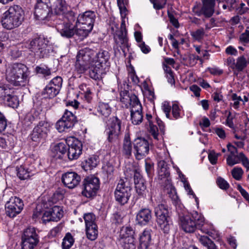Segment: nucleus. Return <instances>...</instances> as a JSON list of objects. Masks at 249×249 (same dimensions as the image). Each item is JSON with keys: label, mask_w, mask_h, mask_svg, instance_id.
<instances>
[{"label": "nucleus", "mask_w": 249, "mask_h": 249, "mask_svg": "<svg viewBox=\"0 0 249 249\" xmlns=\"http://www.w3.org/2000/svg\"><path fill=\"white\" fill-rule=\"evenodd\" d=\"M151 201L154 208V213L158 225L164 233H169L173 226V222L168 206L163 203L160 195L151 196Z\"/></svg>", "instance_id": "nucleus-1"}, {"label": "nucleus", "mask_w": 249, "mask_h": 249, "mask_svg": "<svg viewBox=\"0 0 249 249\" xmlns=\"http://www.w3.org/2000/svg\"><path fill=\"white\" fill-rule=\"evenodd\" d=\"M110 54L108 51L101 49L95 52L92 58L93 64L89 71V77L95 80H99L106 74L110 67Z\"/></svg>", "instance_id": "nucleus-2"}, {"label": "nucleus", "mask_w": 249, "mask_h": 249, "mask_svg": "<svg viewBox=\"0 0 249 249\" xmlns=\"http://www.w3.org/2000/svg\"><path fill=\"white\" fill-rule=\"evenodd\" d=\"M24 12L22 7L18 5L9 7L2 15L1 23L7 30H12L19 27L24 20Z\"/></svg>", "instance_id": "nucleus-3"}, {"label": "nucleus", "mask_w": 249, "mask_h": 249, "mask_svg": "<svg viewBox=\"0 0 249 249\" xmlns=\"http://www.w3.org/2000/svg\"><path fill=\"white\" fill-rule=\"evenodd\" d=\"M181 229L186 232L193 233L196 229L208 234L209 231L205 227L207 225L204 216L197 212H193L190 215H183L179 218Z\"/></svg>", "instance_id": "nucleus-4"}, {"label": "nucleus", "mask_w": 249, "mask_h": 249, "mask_svg": "<svg viewBox=\"0 0 249 249\" xmlns=\"http://www.w3.org/2000/svg\"><path fill=\"white\" fill-rule=\"evenodd\" d=\"M30 72L28 68L21 63H15L6 75L8 82L14 86H24L29 80Z\"/></svg>", "instance_id": "nucleus-5"}, {"label": "nucleus", "mask_w": 249, "mask_h": 249, "mask_svg": "<svg viewBox=\"0 0 249 249\" xmlns=\"http://www.w3.org/2000/svg\"><path fill=\"white\" fill-rule=\"evenodd\" d=\"M28 49L40 58L47 57L53 51V47L47 39L38 37L30 41Z\"/></svg>", "instance_id": "nucleus-6"}, {"label": "nucleus", "mask_w": 249, "mask_h": 249, "mask_svg": "<svg viewBox=\"0 0 249 249\" xmlns=\"http://www.w3.org/2000/svg\"><path fill=\"white\" fill-rule=\"evenodd\" d=\"M123 119L117 116L110 118L105 130L107 140L110 143H115L119 141L123 131Z\"/></svg>", "instance_id": "nucleus-7"}, {"label": "nucleus", "mask_w": 249, "mask_h": 249, "mask_svg": "<svg viewBox=\"0 0 249 249\" xmlns=\"http://www.w3.org/2000/svg\"><path fill=\"white\" fill-rule=\"evenodd\" d=\"M95 51L89 48L80 50L76 55L75 70L79 73H84L89 68L90 62H92Z\"/></svg>", "instance_id": "nucleus-8"}, {"label": "nucleus", "mask_w": 249, "mask_h": 249, "mask_svg": "<svg viewBox=\"0 0 249 249\" xmlns=\"http://www.w3.org/2000/svg\"><path fill=\"white\" fill-rule=\"evenodd\" d=\"M131 184L127 178L120 179L114 192L116 201L121 205L127 203L131 195Z\"/></svg>", "instance_id": "nucleus-9"}, {"label": "nucleus", "mask_w": 249, "mask_h": 249, "mask_svg": "<svg viewBox=\"0 0 249 249\" xmlns=\"http://www.w3.org/2000/svg\"><path fill=\"white\" fill-rule=\"evenodd\" d=\"M114 39L115 43V46H114L115 53H120V49L122 51L124 55L125 56L130 45L128 43L124 21L122 22L120 30L116 32L114 35Z\"/></svg>", "instance_id": "nucleus-10"}, {"label": "nucleus", "mask_w": 249, "mask_h": 249, "mask_svg": "<svg viewBox=\"0 0 249 249\" xmlns=\"http://www.w3.org/2000/svg\"><path fill=\"white\" fill-rule=\"evenodd\" d=\"M39 242V236L34 227L25 229L21 236L22 249H34Z\"/></svg>", "instance_id": "nucleus-11"}, {"label": "nucleus", "mask_w": 249, "mask_h": 249, "mask_svg": "<svg viewBox=\"0 0 249 249\" xmlns=\"http://www.w3.org/2000/svg\"><path fill=\"white\" fill-rule=\"evenodd\" d=\"M99 188L98 178L94 176L88 177L82 182V194L86 197H92L96 195Z\"/></svg>", "instance_id": "nucleus-12"}, {"label": "nucleus", "mask_w": 249, "mask_h": 249, "mask_svg": "<svg viewBox=\"0 0 249 249\" xmlns=\"http://www.w3.org/2000/svg\"><path fill=\"white\" fill-rule=\"evenodd\" d=\"M23 207L24 203L21 199L12 196L5 204V214L10 218H14L21 213Z\"/></svg>", "instance_id": "nucleus-13"}, {"label": "nucleus", "mask_w": 249, "mask_h": 249, "mask_svg": "<svg viewBox=\"0 0 249 249\" xmlns=\"http://www.w3.org/2000/svg\"><path fill=\"white\" fill-rule=\"evenodd\" d=\"M50 124L45 121H41L33 129L30 135L31 139L39 143L45 141L50 131Z\"/></svg>", "instance_id": "nucleus-14"}, {"label": "nucleus", "mask_w": 249, "mask_h": 249, "mask_svg": "<svg viewBox=\"0 0 249 249\" xmlns=\"http://www.w3.org/2000/svg\"><path fill=\"white\" fill-rule=\"evenodd\" d=\"M77 121L75 115L66 109L62 117L56 123L55 127L59 132H62L72 128Z\"/></svg>", "instance_id": "nucleus-15"}, {"label": "nucleus", "mask_w": 249, "mask_h": 249, "mask_svg": "<svg viewBox=\"0 0 249 249\" xmlns=\"http://www.w3.org/2000/svg\"><path fill=\"white\" fill-rule=\"evenodd\" d=\"M215 5V0H202V6L200 7L198 4H196L192 11L197 16L203 15L206 18H210L214 12Z\"/></svg>", "instance_id": "nucleus-16"}, {"label": "nucleus", "mask_w": 249, "mask_h": 249, "mask_svg": "<svg viewBox=\"0 0 249 249\" xmlns=\"http://www.w3.org/2000/svg\"><path fill=\"white\" fill-rule=\"evenodd\" d=\"M134 155L136 159L140 160L143 159L149 151V142L145 138L138 137L133 142Z\"/></svg>", "instance_id": "nucleus-17"}, {"label": "nucleus", "mask_w": 249, "mask_h": 249, "mask_svg": "<svg viewBox=\"0 0 249 249\" xmlns=\"http://www.w3.org/2000/svg\"><path fill=\"white\" fill-rule=\"evenodd\" d=\"M49 0H37L34 15L36 19L44 20L51 15L48 5Z\"/></svg>", "instance_id": "nucleus-18"}, {"label": "nucleus", "mask_w": 249, "mask_h": 249, "mask_svg": "<svg viewBox=\"0 0 249 249\" xmlns=\"http://www.w3.org/2000/svg\"><path fill=\"white\" fill-rule=\"evenodd\" d=\"M68 142L71 143H68L67 156L70 160L77 159L82 154V142L74 137L71 138Z\"/></svg>", "instance_id": "nucleus-19"}, {"label": "nucleus", "mask_w": 249, "mask_h": 249, "mask_svg": "<svg viewBox=\"0 0 249 249\" xmlns=\"http://www.w3.org/2000/svg\"><path fill=\"white\" fill-rule=\"evenodd\" d=\"M68 15L71 17V18L69 22H63L62 23H59L56 26L57 31L61 36L68 38L73 36L75 33V26L71 23V20H74L73 19L74 13L71 12Z\"/></svg>", "instance_id": "nucleus-20"}, {"label": "nucleus", "mask_w": 249, "mask_h": 249, "mask_svg": "<svg viewBox=\"0 0 249 249\" xmlns=\"http://www.w3.org/2000/svg\"><path fill=\"white\" fill-rule=\"evenodd\" d=\"M158 178L160 183L169 184L171 182L170 178V164L164 160H159L158 162Z\"/></svg>", "instance_id": "nucleus-21"}, {"label": "nucleus", "mask_w": 249, "mask_h": 249, "mask_svg": "<svg viewBox=\"0 0 249 249\" xmlns=\"http://www.w3.org/2000/svg\"><path fill=\"white\" fill-rule=\"evenodd\" d=\"M61 180L66 187L73 189L79 184L81 177L75 172H68L62 175Z\"/></svg>", "instance_id": "nucleus-22"}, {"label": "nucleus", "mask_w": 249, "mask_h": 249, "mask_svg": "<svg viewBox=\"0 0 249 249\" xmlns=\"http://www.w3.org/2000/svg\"><path fill=\"white\" fill-rule=\"evenodd\" d=\"M63 211L60 206H54L43 213L42 219L44 222L50 221H58L62 217Z\"/></svg>", "instance_id": "nucleus-23"}, {"label": "nucleus", "mask_w": 249, "mask_h": 249, "mask_svg": "<svg viewBox=\"0 0 249 249\" xmlns=\"http://www.w3.org/2000/svg\"><path fill=\"white\" fill-rule=\"evenodd\" d=\"M96 15L94 11H87L77 18L76 23L93 29Z\"/></svg>", "instance_id": "nucleus-24"}, {"label": "nucleus", "mask_w": 249, "mask_h": 249, "mask_svg": "<svg viewBox=\"0 0 249 249\" xmlns=\"http://www.w3.org/2000/svg\"><path fill=\"white\" fill-rule=\"evenodd\" d=\"M120 101L125 107L130 108L140 103L138 97L135 94H130L127 90L120 92Z\"/></svg>", "instance_id": "nucleus-25"}, {"label": "nucleus", "mask_w": 249, "mask_h": 249, "mask_svg": "<svg viewBox=\"0 0 249 249\" xmlns=\"http://www.w3.org/2000/svg\"><path fill=\"white\" fill-rule=\"evenodd\" d=\"M152 218V211L149 208H144L140 209L136 216L137 223L142 226L147 225Z\"/></svg>", "instance_id": "nucleus-26"}, {"label": "nucleus", "mask_w": 249, "mask_h": 249, "mask_svg": "<svg viewBox=\"0 0 249 249\" xmlns=\"http://www.w3.org/2000/svg\"><path fill=\"white\" fill-rule=\"evenodd\" d=\"M151 230L145 229L140 235L138 249H149L151 242Z\"/></svg>", "instance_id": "nucleus-27"}, {"label": "nucleus", "mask_w": 249, "mask_h": 249, "mask_svg": "<svg viewBox=\"0 0 249 249\" xmlns=\"http://www.w3.org/2000/svg\"><path fill=\"white\" fill-rule=\"evenodd\" d=\"M131 120L133 124L138 125L142 122L143 116L142 114V106L140 103L130 108Z\"/></svg>", "instance_id": "nucleus-28"}, {"label": "nucleus", "mask_w": 249, "mask_h": 249, "mask_svg": "<svg viewBox=\"0 0 249 249\" xmlns=\"http://www.w3.org/2000/svg\"><path fill=\"white\" fill-rule=\"evenodd\" d=\"M52 10L57 15H63L68 11V5L65 0H56L52 6Z\"/></svg>", "instance_id": "nucleus-29"}, {"label": "nucleus", "mask_w": 249, "mask_h": 249, "mask_svg": "<svg viewBox=\"0 0 249 249\" xmlns=\"http://www.w3.org/2000/svg\"><path fill=\"white\" fill-rule=\"evenodd\" d=\"M132 151V144L128 133H125L123 140L122 152L124 156L129 158Z\"/></svg>", "instance_id": "nucleus-30"}, {"label": "nucleus", "mask_w": 249, "mask_h": 249, "mask_svg": "<svg viewBox=\"0 0 249 249\" xmlns=\"http://www.w3.org/2000/svg\"><path fill=\"white\" fill-rule=\"evenodd\" d=\"M17 176L21 180L29 178L34 175L32 170L27 165H21L16 167Z\"/></svg>", "instance_id": "nucleus-31"}, {"label": "nucleus", "mask_w": 249, "mask_h": 249, "mask_svg": "<svg viewBox=\"0 0 249 249\" xmlns=\"http://www.w3.org/2000/svg\"><path fill=\"white\" fill-rule=\"evenodd\" d=\"M99 162L98 156L93 155L84 160L81 163L82 168L85 171L90 170L95 167Z\"/></svg>", "instance_id": "nucleus-32"}, {"label": "nucleus", "mask_w": 249, "mask_h": 249, "mask_svg": "<svg viewBox=\"0 0 249 249\" xmlns=\"http://www.w3.org/2000/svg\"><path fill=\"white\" fill-rule=\"evenodd\" d=\"M68 146L66 142H61L55 144L52 149L54 156L58 159H62L63 156L67 154Z\"/></svg>", "instance_id": "nucleus-33"}, {"label": "nucleus", "mask_w": 249, "mask_h": 249, "mask_svg": "<svg viewBox=\"0 0 249 249\" xmlns=\"http://www.w3.org/2000/svg\"><path fill=\"white\" fill-rule=\"evenodd\" d=\"M60 90L49 84H48L42 91L44 98L51 99L55 97Z\"/></svg>", "instance_id": "nucleus-34"}, {"label": "nucleus", "mask_w": 249, "mask_h": 249, "mask_svg": "<svg viewBox=\"0 0 249 249\" xmlns=\"http://www.w3.org/2000/svg\"><path fill=\"white\" fill-rule=\"evenodd\" d=\"M41 116L42 115H41L40 110L33 108L26 115L25 121L32 123L35 121L39 120L41 118Z\"/></svg>", "instance_id": "nucleus-35"}, {"label": "nucleus", "mask_w": 249, "mask_h": 249, "mask_svg": "<svg viewBox=\"0 0 249 249\" xmlns=\"http://www.w3.org/2000/svg\"><path fill=\"white\" fill-rule=\"evenodd\" d=\"M119 245L124 249H135V238L129 237L125 239H118Z\"/></svg>", "instance_id": "nucleus-36"}, {"label": "nucleus", "mask_w": 249, "mask_h": 249, "mask_svg": "<svg viewBox=\"0 0 249 249\" xmlns=\"http://www.w3.org/2000/svg\"><path fill=\"white\" fill-rule=\"evenodd\" d=\"M97 112L103 117L107 118L111 112V108L107 103L100 102L97 107Z\"/></svg>", "instance_id": "nucleus-37"}, {"label": "nucleus", "mask_w": 249, "mask_h": 249, "mask_svg": "<svg viewBox=\"0 0 249 249\" xmlns=\"http://www.w3.org/2000/svg\"><path fill=\"white\" fill-rule=\"evenodd\" d=\"M135 238V231L130 226L123 227L120 231L118 239H125L129 237Z\"/></svg>", "instance_id": "nucleus-38"}, {"label": "nucleus", "mask_w": 249, "mask_h": 249, "mask_svg": "<svg viewBox=\"0 0 249 249\" xmlns=\"http://www.w3.org/2000/svg\"><path fill=\"white\" fill-rule=\"evenodd\" d=\"M76 26L77 29H75V34L79 36L81 40L87 37L92 30V29L86 26L82 25H78L77 23L76 24Z\"/></svg>", "instance_id": "nucleus-39"}, {"label": "nucleus", "mask_w": 249, "mask_h": 249, "mask_svg": "<svg viewBox=\"0 0 249 249\" xmlns=\"http://www.w3.org/2000/svg\"><path fill=\"white\" fill-rule=\"evenodd\" d=\"M248 64V60L244 55H242L238 57L235 61V72H241L245 69Z\"/></svg>", "instance_id": "nucleus-40"}, {"label": "nucleus", "mask_w": 249, "mask_h": 249, "mask_svg": "<svg viewBox=\"0 0 249 249\" xmlns=\"http://www.w3.org/2000/svg\"><path fill=\"white\" fill-rule=\"evenodd\" d=\"M3 100L6 105L12 108L17 107L18 105V97L14 94H11L10 93L6 96Z\"/></svg>", "instance_id": "nucleus-41"}, {"label": "nucleus", "mask_w": 249, "mask_h": 249, "mask_svg": "<svg viewBox=\"0 0 249 249\" xmlns=\"http://www.w3.org/2000/svg\"><path fill=\"white\" fill-rule=\"evenodd\" d=\"M88 238L91 241L95 240L98 236V231L97 225L86 227Z\"/></svg>", "instance_id": "nucleus-42"}, {"label": "nucleus", "mask_w": 249, "mask_h": 249, "mask_svg": "<svg viewBox=\"0 0 249 249\" xmlns=\"http://www.w3.org/2000/svg\"><path fill=\"white\" fill-rule=\"evenodd\" d=\"M135 189L137 193L140 197L146 196L147 190L144 180H140L139 182L135 183Z\"/></svg>", "instance_id": "nucleus-43"}, {"label": "nucleus", "mask_w": 249, "mask_h": 249, "mask_svg": "<svg viewBox=\"0 0 249 249\" xmlns=\"http://www.w3.org/2000/svg\"><path fill=\"white\" fill-rule=\"evenodd\" d=\"M74 242V239L71 233L68 232L64 236L62 243V247L63 249H70L73 245Z\"/></svg>", "instance_id": "nucleus-44"}, {"label": "nucleus", "mask_w": 249, "mask_h": 249, "mask_svg": "<svg viewBox=\"0 0 249 249\" xmlns=\"http://www.w3.org/2000/svg\"><path fill=\"white\" fill-rule=\"evenodd\" d=\"M199 242L207 249H218L214 242L207 236H201L199 238Z\"/></svg>", "instance_id": "nucleus-45"}, {"label": "nucleus", "mask_w": 249, "mask_h": 249, "mask_svg": "<svg viewBox=\"0 0 249 249\" xmlns=\"http://www.w3.org/2000/svg\"><path fill=\"white\" fill-rule=\"evenodd\" d=\"M86 227L96 225L95 223V215L92 213H85L83 216Z\"/></svg>", "instance_id": "nucleus-46"}, {"label": "nucleus", "mask_w": 249, "mask_h": 249, "mask_svg": "<svg viewBox=\"0 0 249 249\" xmlns=\"http://www.w3.org/2000/svg\"><path fill=\"white\" fill-rule=\"evenodd\" d=\"M231 174L235 179L240 180L242 178L244 171L241 167H235L232 169Z\"/></svg>", "instance_id": "nucleus-47"}, {"label": "nucleus", "mask_w": 249, "mask_h": 249, "mask_svg": "<svg viewBox=\"0 0 249 249\" xmlns=\"http://www.w3.org/2000/svg\"><path fill=\"white\" fill-rule=\"evenodd\" d=\"M204 30L202 28L198 29L196 31L192 32L191 33V35L193 38L197 41H200L202 40L204 36Z\"/></svg>", "instance_id": "nucleus-48"}, {"label": "nucleus", "mask_w": 249, "mask_h": 249, "mask_svg": "<svg viewBox=\"0 0 249 249\" xmlns=\"http://www.w3.org/2000/svg\"><path fill=\"white\" fill-rule=\"evenodd\" d=\"M36 72L37 74H41L44 76H49L51 74V70L46 66H38L35 69Z\"/></svg>", "instance_id": "nucleus-49"}, {"label": "nucleus", "mask_w": 249, "mask_h": 249, "mask_svg": "<svg viewBox=\"0 0 249 249\" xmlns=\"http://www.w3.org/2000/svg\"><path fill=\"white\" fill-rule=\"evenodd\" d=\"M238 154L228 155L227 159V164L230 166H233L234 165L240 163V159H238Z\"/></svg>", "instance_id": "nucleus-50"}, {"label": "nucleus", "mask_w": 249, "mask_h": 249, "mask_svg": "<svg viewBox=\"0 0 249 249\" xmlns=\"http://www.w3.org/2000/svg\"><path fill=\"white\" fill-rule=\"evenodd\" d=\"M165 184H166L167 187V193L169 194V197H171L172 199L176 200L178 198V196L175 188L171 184V182L169 184L166 183H165Z\"/></svg>", "instance_id": "nucleus-51"}, {"label": "nucleus", "mask_w": 249, "mask_h": 249, "mask_svg": "<svg viewBox=\"0 0 249 249\" xmlns=\"http://www.w3.org/2000/svg\"><path fill=\"white\" fill-rule=\"evenodd\" d=\"M153 3L154 8L156 10H159L163 8L166 4L167 0H150Z\"/></svg>", "instance_id": "nucleus-52"}, {"label": "nucleus", "mask_w": 249, "mask_h": 249, "mask_svg": "<svg viewBox=\"0 0 249 249\" xmlns=\"http://www.w3.org/2000/svg\"><path fill=\"white\" fill-rule=\"evenodd\" d=\"M48 84L60 90L62 85V79L60 76H56L53 78Z\"/></svg>", "instance_id": "nucleus-53"}, {"label": "nucleus", "mask_w": 249, "mask_h": 249, "mask_svg": "<svg viewBox=\"0 0 249 249\" xmlns=\"http://www.w3.org/2000/svg\"><path fill=\"white\" fill-rule=\"evenodd\" d=\"M238 159H240V162H242V165L247 169H249V159L243 153L240 152L238 154Z\"/></svg>", "instance_id": "nucleus-54"}, {"label": "nucleus", "mask_w": 249, "mask_h": 249, "mask_svg": "<svg viewBox=\"0 0 249 249\" xmlns=\"http://www.w3.org/2000/svg\"><path fill=\"white\" fill-rule=\"evenodd\" d=\"M180 108L177 103L172 105V113L175 119H178L180 117Z\"/></svg>", "instance_id": "nucleus-55"}, {"label": "nucleus", "mask_w": 249, "mask_h": 249, "mask_svg": "<svg viewBox=\"0 0 249 249\" xmlns=\"http://www.w3.org/2000/svg\"><path fill=\"white\" fill-rule=\"evenodd\" d=\"M216 182L218 186L221 189L227 190L230 187V185L228 182L221 177L217 178Z\"/></svg>", "instance_id": "nucleus-56"}, {"label": "nucleus", "mask_w": 249, "mask_h": 249, "mask_svg": "<svg viewBox=\"0 0 249 249\" xmlns=\"http://www.w3.org/2000/svg\"><path fill=\"white\" fill-rule=\"evenodd\" d=\"M10 93V89L5 85H0V97L3 99Z\"/></svg>", "instance_id": "nucleus-57"}, {"label": "nucleus", "mask_w": 249, "mask_h": 249, "mask_svg": "<svg viewBox=\"0 0 249 249\" xmlns=\"http://www.w3.org/2000/svg\"><path fill=\"white\" fill-rule=\"evenodd\" d=\"M239 40L243 44L249 43V30H246L239 36Z\"/></svg>", "instance_id": "nucleus-58"}, {"label": "nucleus", "mask_w": 249, "mask_h": 249, "mask_svg": "<svg viewBox=\"0 0 249 249\" xmlns=\"http://www.w3.org/2000/svg\"><path fill=\"white\" fill-rule=\"evenodd\" d=\"M150 132L151 134V135L153 137V138L155 139L158 140V136H159V133H158V127L153 125V124H150Z\"/></svg>", "instance_id": "nucleus-59"}, {"label": "nucleus", "mask_w": 249, "mask_h": 249, "mask_svg": "<svg viewBox=\"0 0 249 249\" xmlns=\"http://www.w3.org/2000/svg\"><path fill=\"white\" fill-rule=\"evenodd\" d=\"M234 118V116H232L231 113L229 112L228 115L226 120V124L231 128H234V125L233 122Z\"/></svg>", "instance_id": "nucleus-60"}, {"label": "nucleus", "mask_w": 249, "mask_h": 249, "mask_svg": "<svg viewBox=\"0 0 249 249\" xmlns=\"http://www.w3.org/2000/svg\"><path fill=\"white\" fill-rule=\"evenodd\" d=\"M7 126V121L3 114H0V133L4 131Z\"/></svg>", "instance_id": "nucleus-61"}, {"label": "nucleus", "mask_w": 249, "mask_h": 249, "mask_svg": "<svg viewBox=\"0 0 249 249\" xmlns=\"http://www.w3.org/2000/svg\"><path fill=\"white\" fill-rule=\"evenodd\" d=\"M138 45L142 52L145 54L149 53L151 51L150 48L146 45L144 42L139 43Z\"/></svg>", "instance_id": "nucleus-62"}, {"label": "nucleus", "mask_w": 249, "mask_h": 249, "mask_svg": "<svg viewBox=\"0 0 249 249\" xmlns=\"http://www.w3.org/2000/svg\"><path fill=\"white\" fill-rule=\"evenodd\" d=\"M163 111L165 113L166 116L169 118L170 116V112L171 110V106L167 102H164L162 105Z\"/></svg>", "instance_id": "nucleus-63"}, {"label": "nucleus", "mask_w": 249, "mask_h": 249, "mask_svg": "<svg viewBox=\"0 0 249 249\" xmlns=\"http://www.w3.org/2000/svg\"><path fill=\"white\" fill-rule=\"evenodd\" d=\"M237 190L240 192L243 197L249 202V194L244 189L242 188L241 185H238Z\"/></svg>", "instance_id": "nucleus-64"}]
</instances>
